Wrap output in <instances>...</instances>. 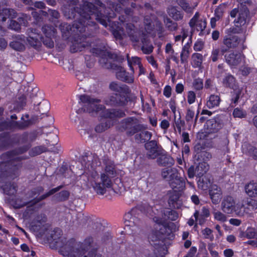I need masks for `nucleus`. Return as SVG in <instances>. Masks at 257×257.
Returning <instances> with one entry per match:
<instances>
[{
    "instance_id": "obj_20",
    "label": "nucleus",
    "mask_w": 257,
    "mask_h": 257,
    "mask_svg": "<svg viewBox=\"0 0 257 257\" xmlns=\"http://www.w3.org/2000/svg\"><path fill=\"white\" fill-rule=\"evenodd\" d=\"M199 17V13H196L194 17L190 20L189 24L192 29L196 26L198 31L202 32L205 29L207 23L205 20H198Z\"/></svg>"
},
{
    "instance_id": "obj_15",
    "label": "nucleus",
    "mask_w": 257,
    "mask_h": 257,
    "mask_svg": "<svg viewBox=\"0 0 257 257\" xmlns=\"http://www.w3.org/2000/svg\"><path fill=\"white\" fill-rule=\"evenodd\" d=\"M26 91L25 94H22L20 92V96L18 97V102L19 103L20 107L23 108L26 103V101L28 99H32L37 95L38 92L37 88H32L31 87H25Z\"/></svg>"
},
{
    "instance_id": "obj_31",
    "label": "nucleus",
    "mask_w": 257,
    "mask_h": 257,
    "mask_svg": "<svg viewBox=\"0 0 257 257\" xmlns=\"http://www.w3.org/2000/svg\"><path fill=\"white\" fill-rule=\"evenodd\" d=\"M49 103L46 100H44L40 102L37 106H35L34 110L37 112V115L38 116L39 114L43 115H46L49 111Z\"/></svg>"
},
{
    "instance_id": "obj_61",
    "label": "nucleus",
    "mask_w": 257,
    "mask_h": 257,
    "mask_svg": "<svg viewBox=\"0 0 257 257\" xmlns=\"http://www.w3.org/2000/svg\"><path fill=\"white\" fill-rule=\"evenodd\" d=\"M175 127L177 129L179 134H181L182 131V128L185 125V122L184 120L181 119L180 118H178L177 120H175Z\"/></svg>"
},
{
    "instance_id": "obj_56",
    "label": "nucleus",
    "mask_w": 257,
    "mask_h": 257,
    "mask_svg": "<svg viewBox=\"0 0 257 257\" xmlns=\"http://www.w3.org/2000/svg\"><path fill=\"white\" fill-rule=\"evenodd\" d=\"M246 112L239 108H235L233 112V115L234 117L243 118L246 116Z\"/></svg>"
},
{
    "instance_id": "obj_44",
    "label": "nucleus",
    "mask_w": 257,
    "mask_h": 257,
    "mask_svg": "<svg viewBox=\"0 0 257 257\" xmlns=\"http://www.w3.org/2000/svg\"><path fill=\"white\" fill-rule=\"evenodd\" d=\"M127 60L128 66L133 72H134V66H136L138 67L142 64L140 58L138 57H132L130 58L127 55Z\"/></svg>"
},
{
    "instance_id": "obj_55",
    "label": "nucleus",
    "mask_w": 257,
    "mask_h": 257,
    "mask_svg": "<svg viewBox=\"0 0 257 257\" xmlns=\"http://www.w3.org/2000/svg\"><path fill=\"white\" fill-rule=\"evenodd\" d=\"M188 31L185 29H182L180 35L175 36V42H183L185 38L188 36Z\"/></svg>"
},
{
    "instance_id": "obj_52",
    "label": "nucleus",
    "mask_w": 257,
    "mask_h": 257,
    "mask_svg": "<svg viewBox=\"0 0 257 257\" xmlns=\"http://www.w3.org/2000/svg\"><path fill=\"white\" fill-rule=\"evenodd\" d=\"M192 59L194 65L196 67H199L201 66L203 60V56L202 54L199 53H194L192 56Z\"/></svg>"
},
{
    "instance_id": "obj_14",
    "label": "nucleus",
    "mask_w": 257,
    "mask_h": 257,
    "mask_svg": "<svg viewBox=\"0 0 257 257\" xmlns=\"http://www.w3.org/2000/svg\"><path fill=\"white\" fill-rule=\"evenodd\" d=\"M225 62L231 67H235L241 63L243 55L237 52L230 51L224 55Z\"/></svg>"
},
{
    "instance_id": "obj_57",
    "label": "nucleus",
    "mask_w": 257,
    "mask_h": 257,
    "mask_svg": "<svg viewBox=\"0 0 257 257\" xmlns=\"http://www.w3.org/2000/svg\"><path fill=\"white\" fill-rule=\"evenodd\" d=\"M193 86L196 90H200L203 87V80L200 78L195 79L193 82Z\"/></svg>"
},
{
    "instance_id": "obj_51",
    "label": "nucleus",
    "mask_w": 257,
    "mask_h": 257,
    "mask_svg": "<svg viewBox=\"0 0 257 257\" xmlns=\"http://www.w3.org/2000/svg\"><path fill=\"white\" fill-rule=\"evenodd\" d=\"M210 184V181L207 178L201 177L198 181V185L199 188L202 190H206Z\"/></svg>"
},
{
    "instance_id": "obj_60",
    "label": "nucleus",
    "mask_w": 257,
    "mask_h": 257,
    "mask_svg": "<svg viewBox=\"0 0 257 257\" xmlns=\"http://www.w3.org/2000/svg\"><path fill=\"white\" fill-rule=\"evenodd\" d=\"M93 242V239L92 237H86L83 242L81 243L83 244V246L85 248L86 250L88 249L89 247L92 246V244Z\"/></svg>"
},
{
    "instance_id": "obj_38",
    "label": "nucleus",
    "mask_w": 257,
    "mask_h": 257,
    "mask_svg": "<svg viewBox=\"0 0 257 257\" xmlns=\"http://www.w3.org/2000/svg\"><path fill=\"white\" fill-rule=\"evenodd\" d=\"M241 203L244 204V207L242 208V210H244L246 212H247L245 211L246 209L253 210L257 208V201L252 199L246 198L242 200Z\"/></svg>"
},
{
    "instance_id": "obj_63",
    "label": "nucleus",
    "mask_w": 257,
    "mask_h": 257,
    "mask_svg": "<svg viewBox=\"0 0 257 257\" xmlns=\"http://www.w3.org/2000/svg\"><path fill=\"white\" fill-rule=\"evenodd\" d=\"M9 28L15 31H19L21 29L20 24L14 20H11Z\"/></svg>"
},
{
    "instance_id": "obj_26",
    "label": "nucleus",
    "mask_w": 257,
    "mask_h": 257,
    "mask_svg": "<svg viewBox=\"0 0 257 257\" xmlns=\"http://www.w3.org/2000/svg\"><path fill=\"white\" fill-rule=\"evenodd\" d=\"M90 44L88 41L81 40V39L75 40L70 46V51L72 53L82 51L84 49L89 47Z\"/></svg>"
},
{
    "instance_id": "obj_9",
    "label": "nucleus",
    "mask_w": 257,
    "mask_h": 257,
    "mask_svg": "<svg viewBox=\"0 0 257 257\" xmlns=\"http://www.w3.org/2000/svg\"><path fill=\"white\" fill-rule=\"evenodd\" d=\"M249 11L245 8L241 10L238 16L234 21L235 27L231 28L228 30V32L233 34H239L244 30V26L246 24V18L248 15Z\"/></svg>"
},
{
    "instance_id": "obj_16",
    "label": "nucleus",
    "mask_w": 257,
    "mask_h": 257,
    "mask_svg": "<svg viewBox=\"0 0 257 257\" xmlns=\"http://www.w3.org/2000/svg\"><path fill=\"white\" fill-rule=\"evenodd\" d=\"M113 67L112 70L115 71L116 76L117 79L128 83L134 82V79L133 76L129 75L122 66L116 64L113 65Z\"/></svg>"
},
{
    "instance_id": "obj_37",
    "label": "nucleus",
    "mask_w": 257,
    "mask_h": 257,
    "mask_svg": "<svg viewBox=\"0 0 257 257\" xmlns=\"http://www.w3.org/2000/svg\"><path fill=\"white\" fill-rule=\"evenodd\" d=\"M168 15L172 17L175 21H180L183 18V14L181 11L178 10L174 7H170L167 9Z\"/></svg>"
},
{
    "instance_id": "obj_12",
    "label": "nucleus",
    "mask_w": 257,
    "mask_h": 257,
    "mask_svg": "<svg viewBox=\"0 0 257 257\" xmlns=\"http://www.w3.org/2000/svg\"><path fill=\"white\" fill-rule=\"evenodd\" d=\"M128 102V98L125 95L115 93L105 98L104 102L110 106H124Z\"/></svg>"
},
{
    "instance_id": "obj_45",
    "label": "nucleus",
    "mask_w": 257,
    "mask_h": 257,
    "mask_svg": "<svg viewBox=\"0 0 257 257\" xmlns=\"http://www.w3.org/2000/svg\"><path fill=\"white\" fill-rule=\"evenodd\" d=\"M4 192L9 195H14L17 191L16 186L11 183H7L3 186Z\"/></svg>"
},
{
    "instance_id": "obj_4",
    "label": "nucleus",
    "mask_w": 257,
    "mask_h": 257,
    "mask_svg": "<svg viewBox=\"0 0 257 257\" xmlns=\"http://www.w3.org/2000/svg\"><path fill=\"white\" fill-rule=\"evenodd\" d=\"M125 27L126 33L132 42L137 43L141 40L142 43L141 49L144 54H149L153 52L154 47L149 42L146 34L141 33L131 23L126 24Z\"/></svg>"
},
{
    "instance_id": "obj_48",
    "label": "nucleus",
    "mask_w": 257,
    "mask_h": 257,
    "mask_svg": "<svg viewBox=\"0 0 257 257\" xmlns=\"http://www.w3.org/2000/svg\"><path fill=\"white\" fill-rule=\"evenodd\" d=\"M99 62L101 66L106 69H113V66L116 65L115 63H112L109 60L104 57L101 58Z\"/></svg>"
},
{
    "instance_id": "obj_7",
    "label": "nucleus",
    "mask_w": 257,
    "mask_h": 257,
    "mask_svg": "<svg viewBox=\"0 0 257 257\" xmlns=\"http://www.w3.org/2000/svg\"><path fill=\"white\" fill-rule=\"evenodd\" d=\"M142 216V212L137 208H133L125 214L126 225L132 228L134 233H137L143 224Z\"/></svg>"
},
{
    "instance_id": "obj_41",
    "label": "nucleus",
    "mask_w": 257,
    "mask_h": 257,
    "mask_svg": "<svg viewBox=\"0 0 257 257\" xmlns=\"http://www.w3.org/2000/svg\"><path fill=\"white\" fill-rule=\"evenodd\" d=\"M190 45L189 43H187L183 46L180 55L181 62L182 63H184L187 62L190 53Z\"/></svg>"
},
{
    "instance_id": "obj_21",
    "label": "nucleus",
    "mask_w": 257,
    "mask_h": 257,
    "mask_svg": "<svg viewBox=\"0 0 257 257\" xmlns=\"http://www.w3.org/2000/svg\"><path fill=\"white\" fill-rule=\"evenodd\" d=\"M240 41V40L238 36L228 35L224 37L222 43L228 49H233L238 46Z\"/></svg>"
},
{
    "instance_id": "obj_27",
    "label": "nucleus",
    "mask_w": 257,
    "mask_h": 257,
    "mask_svg": "<svg viewBox=\"0 0 257 257\" xmlns=\"http://www.w3.org/2000/svg\"><path fill=\"white\" fill-rule=\"evenodd\" d=\"M206 126L209 133H215L219 131L223 126V123L219 118L208 120Z\"/></svg>"
},
{
    "instance_id": "obj_11",
    "label": "nucleus",
    "mask_w": 257,
    "mask_h": 257,
    "mask_svg": "<svg viewBox=\"0 0 257 257\" xmlns=\"http://www.w3.org/2000/svg\"><path fill=\"white\" fill-rule=\"evenodd\" d=\"M27 41L28 44L36 50H39L42 46V37L36 30L29 29L27 31Z\"/></svg>"
},
{
    "instance_id": "obj_39",
    "label": "nucleus",
    "mask_w": 257,
    "mask_h": 257,
    "mask_svg": "<svg viewBox=\"0 0 257 257\" xmlns=\"http://www.w3.org/2000/svg\"><path fill=\"white\" fill-rule=\"evenodd\" d=\"M0 17L2 18V21H5L7 18H14L16 17V13L15 10L10 9H4L0 10Z\"/></svg>"
},
{
    "instance_id": "obj_17",
    "label": "nucleus",
    "mask_w": 257,
    "mask_h": 257,
    "mask_svg": "<svg viewBox=\"0 0 257 257\" xmlns=\"http://www.w3.org/2000/svg\"><path fill=\"white\" fill-rule=\"evenodd\" d=\"M10 46L15 51L23 52L25 49V37L18 35L13 37V40L10 43Z\"/></svg>"
},
{
    "instance_id": "obj_2",
    "label": "nucleus",
    "mask_w": 257,
    "mask_h": 257,
    "mask_svg": "<svg viewBox=\"0 0 257 257\" xmlns=\"http://www.w3.org/2000/svg\"><path fill=\"white\" fill-rule=\"evenodd\" d=\"M83 162L84 167L91 173V176L88 177L90 185L98 194H104L106 189L112 187L111 179L118 174V170L114 162L109 159L104 160V171L101 174L99 181L98 180V174L95 170L98 165L97 158L92 156H86L83 158Z\"/></svg>"
},
{
    "instance_id": "obj_30",
    "label": "nucleus",
    "mask_w": 257,
    "mask_h": 257,
    "mask_svg": "<svg viewBox=\"0 0 257 257\" xmlns=\"http://www.w3.org/2000/svg\"><path fill=\"white\" fill-rule=\"evenodd\" d=\"M62 187H63V186L62 185H60L56 188H53V189L50 190L49 192H48L46 194H43V195L41 196L38 198H36V199H34L33 201L28 203H27L28 207H29L32 205H34L35 204H36L37 203H38V202L45 199L47 197L53 195L55 193H56L57 191H58L59 190H60Z\"/></svg>"
},
{
    "instance_id": "obj_23",
    "label": "nucleus",
    "mask_w": 257,
    "mask_h": 257,
    "mask_svg": "<svg viewBox=\"0 0 257 257\" xmlns=\"http://www.w3.org/2000/svg\"><path fill=\"white\" fill-rule=\"evenodd\" d=\"M163 238V232L158 230H153L148 237L150 245L156 247L159 245L160 242Z\"/></svg>"
},
{
    "instance_id": "obj_6",
    "label": "nucleus",
    "mask_w": 257,
    "mask_h": 257,
    "mask_svg": "<svg viewBox=\"0 0 257 257\" xmlns=\"http://www.w3.org/2000/svg\"><path fill=\"white\" fill-rule=\"evenodd\" d=\"M118 127L121 132L125 131L127 136H133L144 128V124H141L137 118L130 117L122 119Z\"/></svg>"
},
{
    "instance_id": "obj_62",
    "label": "nucleus",
    "mask_w": 257,
    "mask_h": 257,
    "mask_svg": "<svg viewBox=\"0 0 257 257\" xmlns=\"http://www.w3.org/2000/svg\"><path fill=\"white\" fill-rule=\"evenodd\" d=\"M245 236L248 238H257V232L252 228L247 229Z\"/></svg>"
},
{
    "instance_id": "obj_18",
    "label": "nucleus",
    "mask_w": 257,
    "mask_h": 257,
    "mask_svg": "<svg viewBox=\"0 0 257 257\" xmlns=\"http://www.w3.org/2000/svg\"><path fill=\"white\" fill-rule=\"evenodd\" d=\"M147 156L149 159H154L157 158L162 152L158 149L157 142L151 141L145 144Z\"/></svg>"
},
{
    "instance_id": "obj_59",
    "label": "nucleus",
    "mask_w": 257,
    "mask_h": 257,
    "mask_svg": "<svg viewBox=\"0 0 257 257\" xmlns=\"http://www.w3.org/2000/svg\"><path fill=\"white\" fill-rule=\"evenodd\" d=\"M194 111L191 108H188L185 116V119L186 121L187 122H192L194 117Z\"/></svg>"
},
{
    "instance_id": "obj_32",
    "label": "nucleus",
    "mask_w": 257,
    "mask_h": 257,
    "mask_svg": "<svg viewBox=\"0 0 257 257\" xmlns=\"http://www.w3.org/2000/svg\"><path fill=\"white\" fill-rule=\"evenodd\" d=\"M221 98L219 95L211 94L208 98L206 101V106L209 108H213L219 105Z\"/></svg>"
},
{
    "instance_id": "obj_3",
    "label": "nucleus",
    "mask_w": 257,
    "mask_h": 257,
    "mask_svg": "<svg viewBox=\"0 0 257 257\" xmlns=\"http://www.w3.org/2000/svg\"><path fill=\"white\" fill-rule=\"evenodd\" d=\"M82 107L77 110V112H86L91 115L95 116L102 111V116L105 118L113 119L122 117L125 116L124 112L120 109H110L104 110V106L99 104L100 100L93 97L82 95L80 96Z\"/></svg>"
},
{
    "instance_id": "obj_40",
    "label": "nucleus",
    "mask_w": 257,
    "mask_h": 257,
    "mask_svg": "<svg viewBox=\"0 0 257 257\" xmlns=\"http://www.w3.org/2000/svg\"><path fill=\"white\" fill-rule=\"evenodd\" d=\"M164 23L166 28L170 31H175L178 29V24L173 22L167 16L164 17Z\"/></svg>"
},
{
    "instance_id": "obj_33",
    "label": "nucleus",
    "mask_w": 257,
    "mask_h": 257,
    "mask_svg": "<svg viewBox=\"0 0 257 257\" xmlns=\"http://www.w3.org/2000/svg\"><path fill=\"white\" fill-rule=\"evenodd\" d=\"M113 120H106L97 124L95 131L97 133H101L110 128L114 124Z\"/></svg>"
},
{
    "instance_id": "obj_1",
    "label": "nucleus",
    "mask_w": 257,
    "mask_h": 257,
    "mask_svg": "<svg viewBox=\"0 0 257 257\" xmlns=\"http://www.w3.org/2000/svg\"><path fill=\"white\" fill-rule=\"evenodd\" d=\"M65 16L67 19H74L77 17L78 21H75L73 24V28L81 33L85 31L86 25L93 23L90 20L94 18L102 25L106 27L107 22L104 18L113 17L104 5L99 1L96 0L95 5L91 3L84 2L82 8L79 12H76V8L72 7L68 11L64 12Z\"/></svg>"
},
{
    "instance_id": "obj_35",
    "label": "nucleus",
    "mask_w": 257,
    "mask_h": 257,
    "mask_svg": "<svg viewBox=\"0 0 257 257\" xmlns=\"http://www.w3.org/2000/svg\"><path fill=\"white\" fill-rule=\"evenodd\" d=\"M168 204L171 208H178L177 201H178L179 196L178 192L173 191L168 193Z\"/></svg>"
},
{
    "instance_id": "obj_8",
    "label": "nucleus",
    "mask_w": 257,
    "mask_h": 257,
    "mask_svg": "<svg viewBox=\"0 0 257 257\" xmlns=\"http://www.w3.org/2000/svg\"><path fill=\"white\" fill-rule=\"evenodd\" d=\"M65 249L72 257H81L86 251L81 242H77L73 238L67 241Z\"/></svg>"
},
{
    "instance_id": "obj_36",
    "label": "nucleus",
    "mask_w": 257,
    "mask_h": 257,
    "mask_svg": "<svg viewBox=\"0 0 257 257\" xmlns=\"http://www.w3.org/2000/svg\"><path fill=\"white\" fill-rule=\"evenodd\" d=\"M245 193L249 197L257 196V183L250 182L244 187Z\"/></svg>"
},
{
    "instance_id": "obj_54",
    "label": "nucleus",
    "mask_w": 257,
    "mask_h": 257,
    "mask_svg": "<svg viewBox=\"0 0 257 257\" xmlns=\"http://www.w3.org/2000/svg\"><path fill=\"white\" fill-rule=\"evenodd\" d=\"M178 4L182 9L186 12L188 13L192 12L193 8H191L184 0H179Z\"/></svg>"
},
{
    "instance_id": "obj_10",
    "label": "nucleus",
    "mask_w": 257,
    "mask_h": 257,
    "mask_svg": "<svg viewBox=\"0 0 257 257\" xmlns=\"http://www.w3.org/2000/svg\"><path fill=\"white\" fill-rule=\"evenodd\" d=\"M209 168V166L207 162H200L196 167L191 166L188 169V177L193 178L195 176L198 178L202 177L208 171Z\"/></svg>"
},
{
    "instance_id": "obj_29",
    "label": "nucleus",
    "mask_w": 257,
    "mask_h": 257,
    "mask_svg": "<svg viewBox=\"0 0 257 257\" xmlns=\"http://www.w3.org/2000/svg\"><path fill=\"white\" fill-rule=\"evenodd\" d=\"M146 130L147 126L144 125V128L139 131V133L136 134L135 138L137 141L142 143L149 141L151 139L152 133Z\"/></svg>"
},
{
    "instance_id": "obj_24",
    "label": "nucleus",
    "mask_w": 257,
    "mask_h": 257,
    "mask_svg": "<svg viewBox=\"0 0 257 257\" xmlns=\"http://www.w3.org/2000/svg\"><path fill=\"white\" fill-rule=\"evenodd\" d=\"M170 187L174 189V191L180 192L183 190L185 187V183L183 179L178 176V173L176 177H175L170 182Z\"/></svg>"
},
{
    "instance_id": "obj_50",
    "label": "nucleus",
    "mask_w": 257,
    "mask_h": 257,
    "mask_svg": "<svg viewBox=\"0 0 257 257\" xmlns=\"http://www.w3.org/2000/svg\"><path fill=\"white\" fill-rule=\"evenodd\" d=\"M213 215L215 220L220 222H224L227 220L226 215L219 211L213 212Z\"/></svg>"
},
{
    "instance_id": "obj_5",
    "label": "nucleus",
    "mask_w": 257,
    "mask_h": 257,
    "mask_svg": "<svg viewBox=\"0 0 257 257\" xmlns=\"http://www.w3.org/2000/svg\"><path fill=\"white\" fill-rule=\"evenodd\" d=\"M244 204H236L235 200L230 195H226L223 197L221 204V208L223 213L225 214H232L235 213L240 217L250 216V215L244 210H242Z\"/></svg>"
},
{
    "instance_id": "obj_22",
    "label": "nucleus",
    "mask_w": 257,
    "mask_h": 257,
    "mask_svg": "<svg viewBox=\"0 0 257 257\" xmlns=\"http://www.w3.org/2000/svg\"><path fill=\"white\" fill-rule=\"evenodd\" d=\"M222 191L220 187L216 185H212L209 190V195L212 203L217 204L220 201L222 196Z\"/></svg>"
},
{
    "instance_id": "obj_25",
    "label": "nucleus",
    "mask_w": 257,
    "mask_h": 257,
    "mask_svg": "<svg viewBox=\"0 0 257 257\" xmlns=\"http://www.w3.org/2000/svg\"><path fill=\"white\" fill-rule=\"evenodd\" d=\"M178 173V171L176 168L167 167L162 170L161 176L163 179L169 183L175 177H176Z\"/></svg>"
},
{
    "instance_id": "obj_49",
    "label": "nucleus",
    "mask_w": 257,
    "mask_h": 257,
    "mask_svg": "<svg viewBox=\"0 0 257 257\" xmlns=\"http://www.w3.org/2000/svg\"><path fill=\"white\" fill-rule=\"evenodd\" d=\"M47 151H48V150L46 147L44 146H40L33 148L31 150L30 153L32 156H34Z\"/></svg>"
},
{
    "instance_id": "obj_58",
    "label": "nucleus",
    "mask_w": 257,
    "mask_h": 257,
    "mask_svg": "<svg viewBox=\"0 0 257 257\" xmlns=\"http://www.w3.org/2000/svg\"><path fill=\"white\" fill-rule=\"evenodd\" d=\"M220 54V49L219 48H213L211 51V54L210 56L211 60L215 62H216L218 59Z\"/></svg>"
},
{
    "instance_id": "obj_42",
    "label": "nucleus",
    "mask_w": 257,
    "mask_h": 257,
    "mask_svg": "<svg viewBox=\"0 0 257 257\" xmlns=\"http://www.w3.org/2000/svg\"><path fill=\"white\" fill-rule=\"evenodd\" d=\"M157 247L150 245L144 249L143 254L145 257H157V253L156 250Z\"/></svg>"
},
{
    "instance_id": "obj_13",
    "label": "nucleus",
    "mask_w": 257,
    "mask_h": 257,
    "mask_svg": "<svg viewBox=\"0 0 257 257\" xmlns=\"http://www.w3.org/2000/svg\"><path fill=\"white\" fill-rule=\"evenodd\" d=\"M45 37L42 38L44 45L46 47L51 48L54 47V42L52 40V37L54 36L55 29L51 26L45 25L42 28Z\"/></svg>"
},
{
    "instance_id": "obj_28",
    "label": "nucleus",
    "mask_w": 257,
    "mask_h": 257,
    "mask_svg": "<svg viewBox=\"0 0 257 257\" xmlns=\"http://www.w3.org/2000/svg\"><path fill=\"white\" fill-rule=\"evenodd\" d=\"M157 162L160 166H166L173 165L174 161L171 156L161 152L157 157Z\"/></svg>"
},
{
    "instance_id": "obj_34",
    "label": "nucleus",
    "mask_w": 257,
    "mask_h": 257,
    "mask_svg": "<svg viewBox=\"0 0 257 257\" xmlns=\"http://www.w3.org/2000/svg\"><path fill=\"white\" fill-rule=\"evenodd\" d=\"M3 162L0 164V179L3 178L5 176V172L2 170V168L4 164L6 163H8L11 160L14 159L13 153L8 152L3 154L1 157Z\"/></svg>"
},
{
    "instance_id": "obj_43",
    "label": "nucleus",
    "mask_w": 257,
    "mask_h": 257,
    "mask_svg": "<svg viewBox=\"0 0 257 257\" xmlns=\"http://www.w3.org/2000/svg\"><path fill=\"white\" fill-rule=\"evenodd\" d=\"M212 158V155L208 152L203 151L196 154L195 158L198 161H203V162H206L210 160Z\"/></svg>"
},
{
    "instance_id": "obj_19",
    "label": "nucleus",
    "mask_w": 257,
    "mask_h": 257,
    "mask_svg": "<svg viewBox=\"0 0 257 257\" xmlns=\"http://www.w3.org/2000/svg\"><path fill=\"white\" fill-rule=\"evenodd\" d=\"M109 87L111 90L115 92L116 93L125 95L128 98L131 90L127 85L112 82L110 83Z\"/></svg>"
},
{
    "instance_id": "obj_64",
    "label": "nucleus",
    "mask_w": 257,
    "mask_h": 257,
    "mask_svg": "<svg viewBox=\"0 0 257 257\" xmlns=\"http://www.w3.org/2000/svg\"><path fill=\"white\" fill-rule=\"evenodd\" d=\"M196 99V94L193 91H189L187 95V101L188 102L191 104L193 103Z\"/></svg>"
},
{
    "instance_id": "obj_53",
    "label": "nucleus",
    "mask_w": 257,
    "mask_h": 257,
    "mask_svg": "<svg viewBox=\"0 0 257 257\" xmlns=\"http://www.w3.org/2000/svg\"><path fill=\"white\" fill-rule=\"evenodd\" d=\"M152 19L149 16H146L144 18V24L145 25V30L147 33H150L153 29V26L152 25Z\"/></svg>"
},
{
    "instance_id": "obj_47",
    "label": "nucleus",
    "mask_w": 257,
    "mask_h": 257,
    "mask_svg": "<svg viewBox=\"0 0 257 257\" xmlns=\"http://www.w3.org/2000/svg\"><path fill=\"white\" fill-rule=\"evenodd\" d=\"M164 216L166 217V220L169 219L172 221L176 220L178 217V214L176 211L167 209L164 211Z\"/></svg>"
},
{
    "instance_id": "obj_46",
    "label": "nucleus",
    "mask_w": 257,
    "mask_h": 257,
    "mask_svg": "<svg viewBox=\"0 0 257 257\" xmlns=\"http://www.w3.org/2000/svg\"><path fill=\"white\" fill-rule=\"evenodd\" d=\"M223 84L226 87L233 88L235 85V79L232 75H228L224 78Z\"/></svg>"
}]
</instances>
